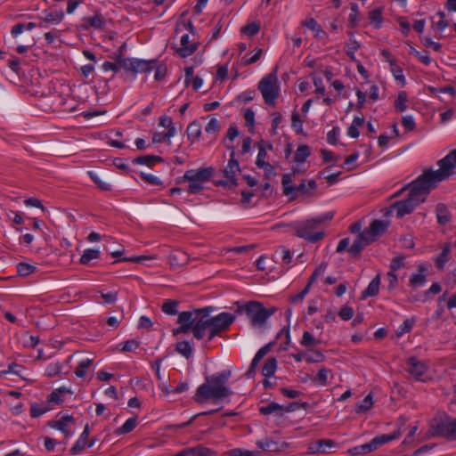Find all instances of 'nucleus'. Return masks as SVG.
Returning a JSON list of instances; mask_svg holds the SVG:
<instances>
[{"instance_id":"dca6fc26","label":"nucleus","mask_w":456,"mask_h":456,"mask_svg":"<svg viewBox=\"0 0 456 456\" xmlns=\"http://www.w3.org/2000/svg\"><path fill=\"white\" fill-rule=\"evenodd\" d=\"M366 234L367 232H360L356 239L354 240V242L351 244V246L348 248V251L352 254V256H357L363 249L364 247L371 243V241L369 240V238L366 236Z\"/></svg>"},{"instance_id":"4d7b16f0","label":"nucleus","mask_w":456,"mask_h":456,"mask_svg":"<svg viewBox=\"0 0 456 456\" xmlns=\"http://www.w3.org/2000/svg\"><path fill=\"white\" fill-rule=\"evenodd\" d=\"M218 130H219L218 120L216 118L211 117L205 127L206 133L208 134H216L218 132Z\"/></svg>"},{"instance_id":"c9c22d12","label":"nucleus","mask_w":456,"mask_h":456,"mask_svg":"<svg viewBox=\"0 0 456 456\" xmlns=\"http://www.w3.org/2000/svg\"><path fill=\"white\" fill-rule=\"evenodd\" d=\"M100 256V251L94 248H86L80 257L82 265H88L90 261L97 259Z\"/></svg>"},{"instance_id":"69168bd1","label":"nucleus","mask_w":456,"mask_h":456,"mask_svg":"<svg viewBox=\"0 0 456 456\" xmlns=\"http://www.w3.org/2000/svg\"><path fill=\"white\" fill-rule=\"evenodd\" d=\"M391 69V72L393 73V76L395 77V79L400 83H402L403 85L405 84V77L403 76V69L401 68H399L396 63L395 64L394 67H390Z\"/></svg>"},{"instance_id":"58836bf2","label":"nucleus","mask_w":456,"mask_h":456,"mask_svg":"<svg viewBox=\"0 0 456 456\" xmlns=\"http://www.w3.org/2000/svg\"><path fill=\"white\" fill-rule=\"evenodd\" d=\"M118 71L124 69L126 71L132 72L134 58H124L121 55L118 56L117 59Z\"/></svg>"},{"instance_id":"e2e57ef3","label":"nucleus","mask_w":456,"mask_h":456,"mask_svg":"<svg viewBox=\"0 0 456 456\" xmlns=\"http://www.w3.org/2000/svg\"><path fill=\"white\" fill-rule=\"evenodd\" d=\"M350 10H351V12L349 14V21L352 26H355L357 23V20H358V12H359L358 4L355 3H351Z\"/></svg>"},{"instance_id":"7c9ffc66","label":"nucleus","mask_w":456,"mask_h":456,"mask_svg":"<svg viewBox=\"0 0 456 456\" xmlns=\"http://www.w3.org/2000/svg\"><path fill=\"white\" fill-rule=\"evenodd\" d=\"M437 222L440 224H445L450 221V213L448 208L444 204H437L436 208Z\"/></svg>"},{"instance_id":"6e6d98bb","label":"nucleus","mask_w":456,"mask_h":456,"mask_svg":"<svg viewBox=\"0 0 456 456\" xmlns=\"http://www.w3.org/2000/svg\"><path fill=\"white\" fill-rule=\"evenodd\" d=\"M161 159L155 156H141L134 159V162L140 165L152 166L156 161H159Z\"/></svg>"},{"instance_id":"49530a36","label":"nucleus","mask_w":456,"mask_h":456,"mask_svg":"<svg viewBox=\"0 0 456 456\" xmlns=\"http://www.w3.org/2000/svg\"><path fill=\"white\" fill-rule=\"evenodd\" d=\"M415 323L414 318L406 319L396 330L397 337H402L403 334L411 331Z\"/></svg>"},{"instance_id":"f8f14e48","label":"nucleus","mask_w":456,"mask_h":456,"mask_svg":"<svg viewBox=\"0 0 456 456\" xmlns=\"http://www.w3.org/2000/svg\"><path fill=\"white\" fill-rule=\"evenodd\" d=\"M294 403H289L288 405H281L277 403H270L266 405L260 407L259 411L264 415L275 414L276 416L281 417L285 412H290L294 411Z\"/></svg>"},{"instance_id":"393cba45","label":"nucleus","mask_w":456,"mask_h":456,"mask_svg":"<svg viewBox=\"0 0 456 456\" xmlns=\"http://www.w3.org/2000/svg\"><path fill=\"white\" fill-rule=\"evenodd\" d=\"M274 256L277 258V262L281 261L282 264H285L287 265H290L292 262V255L290 250L284 247V246H279L275 252Z\"/></svg>"},{"instance_id":"0eeeda50","label":"nucleus","mask_w":456,"mask_h":456,"mask_svg":"<svg viewBox=\"0 0 456 456\" xmlns=\"http://www.w3.org/2000/svg\"><path fill=\"white\" fill-rule=\"evenodd\" d=\"M438 169H428L439 183L447 180L456 173V149L450 151L445 157L438 160Z\"/></svg>"},{"instance_id":"ea45409f","label":"nucleus","mask_w":456,"mask_h":456,"mask_svg":"<svg viewBox=\"0 0 456 456\" xmlns=\"http://www.w3.org/2000/svg\"><path fill=\"white\" fill-rule=\"evenodd\" d=\"M299 343L302 346L310 347L319 345L321 340L315 338L309 331H304Z\"/></svg>"},{"instance_id":"6ab92c4d","label":"nucleus","mask_w":456,"mask_h":456,"mask_svg":"<svg viewBox=\"0 0 456 456\" xmlns=\"http://www.w3.org/2000/svg\"><path fill=\"white\" fill-rule=\"evenodd\" d=\"M336 445L335 441L330 439H320L309 446V450L312 453H327L331 448Z\"/></svg>"},{"instance_id":"e433bc0d","label":"nucleus","mask_w":456,"mask_h":456,"mask_svg":"<svg viewBox=\"0 0 456 456\" xmlns=\"http://www.w3.org/2000/svg\"><path fill=\"white\" fill-rule=\"evenodd\" d=\"M88 174H89L91 179L98 185L99 188H101L103 191L111 190V184L110 182H108L104 178L101 177L95 172L89 171Z\"/></svg>"},{"instance_id":"f03ea898","label":"nucleus","mask_w":456,"mask_h":456,"mask_svg":"<svg viewBox=\"0 0 456 456\" xmlns=\"http://www.w3.org/2000/svg\"><path fill=\"white\" fill-rule=\"evenodd\" d=\"M438 185L436 180L428 170L423 171L407 187L410 189L408 197L404 200L395 202L392 209L396 213L397 217H403L411 213L414 208L424 202L428 193Z\"/></svg>"},{"instance_id":"ddd939ff","label":"nucleus","mask_w":456,"mask_h":456,"mask_svg":"<svg viewBox=\"0 0 456 456\" xmlns=\"http://www.w3.org/2000/svg\"><path fill=\"white\" fill-rule=\"evenodd\" d=\"M388 224L386 221L382 220H374L369 226L368 229L362 231L363 232H367L366 236L369 238V240L371 242L376 240V238L382 233L387 228Z\"/></svg>"},{"instance_id":"052dcab7","label":"nucleus","mask_w":456,"mask_h":456,"mask_svg":"<svg viewBox=\"0 0 456 456\" xmlns=\"http://www.w3.org/2000/svg\"><path fill=\"white\" fill-rule=\"evenodd\" d=\"M259 29H260V25L256 22H252V23H249L247 26L243 27L241 31L244 34H246L249 37H252V36H255L256 34H257Z\"/></svg>"},{"instance_id":"4be33fe9","label":"nucleus","mask_w":456,"mask_h":456,"mask_svg":"<svg viewBox=\"0 0 456 456\" xmlns=\"http://www.w3.org/2000/svg\"><path fill=\"white\" fill-rule=\"evenodd\" d=\"M42 15L44 16L45 20L50 25H57L64 19V12L61 10H45L42 12Z\"/></svg>"},{"instance_id":"1a4fd4ad","label":"nucleus","mask_w":456,"mask_h":456,"mask_svg":"<svg viewBox=\"0 0 456 456\" xmlns=\"http://www.w3.org/2000/svg\"><path fill=\"white\" fill-rule=\"evenodd\" d=\"M406 370L416 380L425 382L428 379V366L425 362L415 357H411L406 362Z\"/></svg>"},{"instance_id":"aec40b11","label":"nucleus","mask_w":456,"mask_h":456,"mask_svg":"<svg viewBox=\"0 0 456 456\" xmlns=\"http://www.w3.org/2000/svg\"><path fill=\"white\" fill-rule=\"evenodd\" d=\"M133 73H144V72H150L151 71L155 65V61H145V60H140L134 58L133 62Z\"/></svg>"},{"instance_id":"c85d7f7f","label":"nucleus","mask_w":456,"mask_h":456,"mask_svg":"<svg viewBox=\"0 0 456 456\" xmlns=\"http://www.w3.org/2000/svg\"><path fill=\"white\" fill-rule=\"evenodd\" d=\"M380 278L376 276L368 285L367 289L362 292V297H375L379 291Z\"/></svg>"},{"instance_id":"680f3d73","label":"nucleus","mask_w":456,"mask_h":456,"mask_svg":"<svg viewBox=\"0 0 456 456\" xmlns=\"http://www.w3.org/2000/svg\"><path fill=\"white\" fill-rule=\"evenodd\" d=\"M65 401L64 395L60 394L59 390H53L48 396V402L51 404H61Z\"/></svg>"},{"instance_id":"412c9836","label":"nucleus","mask_w":456,"mask_h":456,"mask_svg":"<svg viewBox=\"0 0 456 456\" xmlns=\"http://www.w3.org/2000/svg\"><path fill=\"white\" fill-rule=\"evenodd\" d=\"M89 435L88 427L86 426L79 438L76 442V444L71 447L70 451L72 453L77 454L81 452L86 447H91L93 445L92 443H87V438Z\"/></svg>"},{"instance_id":"603ef678","label":"nucleus","mask_w":456,"mask_h":456,"mask_svg":"<svg viewBox=\"0 0 456 456\" xmlns=\"http://www.w3.org/2000/svg\"><path fill=\"white\" fill-rule=\"evenodd\" d=\"M407 94L404 92L399 93L396 100L395 101V109L403 112L407 109Z\"/></svg>"},{"instance_id":"774afa93","label":"nucleus","mask_w":456,"mask_h":456,"mask_svg":"<svg viewBox=\"0 0 456 456\" xmlns=\"http://www.w3.org/2000/svg\"><path fill=\"white\" fill-rule=\"evenodd\" d=\"M257 167L264 170L265 176L266 178H270L271 176H273L276 175L273 166H272L269 162H265V163L257 166Z\"/></svg>"},{"instance_id":"2eb2a0df","label":"nucleus","mask_w":456,"mask_h":456,"mask_svg":"<svg viewBox=\"0 0 456 456\" xmlns=\"http://www.w3.org/2000/svg\"><path fill=\"white\" fill-rule=\"evenodd\" d=\"M271 345L267 344L261 347L256 354H255L248 370L246 371L245 375L248 379H251L255 376L256 367L259 362L265 356V354L270 351Z\"/></svg>"},{"instance_id":"338daca9","label":"nucleus","mask_w":456,"mask_h":456,"mask_svg":"<svg viewBox=\"0 0 456 456\" xmlns=\"http://www.w3.org/2000/svg\"><path fill=\"white\" fill-rule=\"evenodd\" d=\"M338 136H339V128L333 127L327 134V142L330 144L335 145L338 141Z\"/></svg>"},{"instance_id":"4c0bfd02","label":"nucleus","mask_w":456,"mask_h":456,"mask_svg":"<svg viewBox=\"0 0 456 456\" xmlns=\"http://www.w3.org/2000/svg\"><path fill=\"white\" fill-rule=\"evenodd\" d=\"M282 188H283V193L286 196H290L293 193L296 192V186L292 185V176L289 174L284 175L282 176Z\"/></svg>"},{"instance_id":"f257e3e1","label":"nucleus","mask_w":456,"mask_h":456,"mask_svg":"<svg viewBox=\"0 0 456 456\" xmlns=\"http://www.w3.org/2000/svg\"><path fill=\"white\" fill-rule=\"evenodd\" d=\"M211 307H206L181 312L177 318L179 327L174 330V334L191 332L197 339L207 337L211 341L216 336L227 330L236 319L234 314L227 312L211 316Z\"/></svg>"},{"instance_id":"c03bdc74","label":"nucleus","mask_w":456,"mask_h":456,"mask_svg":"<svg viewBox=\"0 0 456 456\" xmlns=\"http://www.w3.org/2000/svg\"><path fill=\"white\" fill-rule=\"evenodd\" d=\"M360 48V44L359 42L354 39L353 37L350 38L347 45H346V53L347 54V56L353 60V61H355V52Z\"/></svg>"},{"instance_id":"4468645a","label":"nucleus","mask_w":456,"mask_h":456,"mask_svg":"<svg viewBox=\"0 0 456 456\" xmlns=\"http://www.w3.org/2000/svg\"><path fill=\"white\" fill-rule=\"evenodd\" d=\"M418 273H412L409 280V285L412 289H417L425 285L427 281L426 273L428 272L427 264H419L418 265Z\"/></svg>"},{"instance_id":"423d86ee","label":"nucleus","mask_w":456,"mask_h":456,"mask_svg":"<svg viewBox=\"0 0 456 456\" xmlns=\"http://www.w3.org/2000/svg\"><path fill=\"white\" fill-rule=\"evenodd\" d=\"M238 313L245 312L254 327H263L266 321L274 314L275 309L265 308L261 303L251 301L238 308Z\"/></svg>"},{"instance_id":"bb28decb","label":"nucleus","mask_w":456,"mask_h":456,"mask_svg":"<svg viewBox=\"0 0 456 456\" xmlns=\"http://www.w3.org/2000/svg\"><path fill=\"white\" fill-rule=\"evenodd\" d=\"M186 132L188 139L193 143L201 135V125L199 121L194 120L188 126Z\"/></svg>"},{"instance_id":"5fc2aeb1","label":"nucleus","mask_w":456,"mask_h":456,"mask_svg":"<svg viewBox=\"0 0 456 456\" xmlns=\"http://www.w3.org/2000/svg\"><path fill=\"white\" fill-rule=\"evenodd\" d=\"M330 370L322 368L320 369L314 381L319 386H325L328 383V375Z\"/></svg>"},{"instance_id":"7ed1b4c3","label":"nucleus","mask_w":456,"mask_h":456,"mask_svg":"<svg viewBox=\"0 0 456 456\" xmlns=\"http://www.w3.org/2000/svg\"><path fill=\"white\" fill-rule=\"evenodd\" d=\"M231 375V370H226L207 377L206 382L198 387L194 400L202 403L208 400L219 401L232 395V389L226 386Z\"/></svg>"},{"instance_id":"9d476101","label":"nucleus","mask_w":456,"mask_h":456,"mask_svg":"<svg viewBox=\"0 0 456 456\" xmlns=\"http://www.w3.org/2000/svg\"><path fill=\"white\" fill-rule=\"evenodd\" d=\"M451 419L436 418L430 422L428 433L432 437H451Z\"/></svg>"},{"instance_id":"cd10ccee","label":"nucleus","mask_w":456,"mask_h":456,"mask_svg":"<svg viewBox=\"0 0 456 456\" xmlns=\"http://www.w3.org/2000/svg\"><path fill=\"white\" fill-rule=\"evenodd\" d=\"M189 456H216V453L201 444L196 445L194 447H188Z\"/></svg>"},{"instance_id":"c756f323","label":"nucleus","mask_w":456,"mask_h":456,"mask_svg":"<svg viewBox=\"0 0 456 456\" xmlns=\"http://www.w3.org/2000/svg\"><path fill=\"white\" fill-rule=\"evenodd\" d=\"M175 134H176L175 127H172L170 130H167V132H165V133L156 132L153 134L152 142L153 143H161L166 141H169Z\"/></svg>"},{"instance_id":"f704fd0d","label":"nucleus","mask_w":456,"mask_h":456,"mask_svg":"<svg viewBox=\"0 0 456 456\" xmlns=\"http://www.w3.org/2000/svg\"><path fill=\"white\" fill-rule=\"evenodd\" d=\"M310 155V149L307 145H300L297 149L294 155V161L297 163H304Z\"/></svg>"},{"instance_id":"de8ad7c7","label":"nucleus","mask_w":456,"mask_h":456,"mask_svg":"<svg viewBox=\"0 0 456 456\" xmlns=\"http://www.w3.org/2000/svg\"><path fill=\"white\" fill-rule=\"evenodd\" d=\"M262 53H263V50L261 48L254 49L253 54L251 56L248 57V55H245L244 57H242V59H241L242 64L244 66H248L252 63H255L256 61H257L260 59Z\"/></svg>"},{"instance_id":"a878e982","label":"nucleus","mask_w":456,"mask_h":456,"mask_svg":"<svg viewBox=\"0 0 456 456\" xmlns=\"http://www.w3.org/2000/svg\"><path fill=\"white\" fill-rule=\"evenodd\" d=\"M400 436H401V431L396 430V431L393 432L392 434L378 436L371 440H372L373 444L375 445L376 449H378L381 445L399 438Z\"/></svg>"},{"instance_id":"a211bd4d","label":"nucleus","mask_w":456,"mask_h":456,"mask_svg":"<svg viewBox=\"0 0 456 456\" xmlns=\"http://www.w3.org/2000/svg\"><path fill=\"white\" fill-rule=\"evenodd\" d=\"M83 27L86 29L90 28L102 29L105 27V20L101 13L96 12L93 16H87L83 19Z\"/></svg>"},{"instance_id":"9b49d317","label":"nucleus","mask_w":456,"mask_h":456,"mask_svg":"<svg viewBox=\"0 0 456 456\" xmlns=\"http://www.w3.org/2000/svg\"><path fill=\"white\" fill-rule=\"evenodd\" d=\"M198 48V40L196 36H191L190 34H184L180 38L179 45L176 47L177 53L186 58L191 56Z\"/></svg>"},{"instance_id":"a19ab883","label":"nucleus","mask_w":456,"mask_h":456,"mask_svg":"<svg viewBox=\"0 0 456 456\" xmlns=\"http://www.w3.org/2000/svg\"><path fill=\"white\" fill-rule=\"evenodd\" d=\"M373 405V400L371 395H366L357 405L356 412L362 413L369 411Z\"/></svg>"},{"instance_id":"864d4df0","label":"nucleus","mask_w":456,"mask_h":456,"mask_svg":"<svg viewBox=\"0 0 456 456\" xmlns=\"http://www.w3.org/2000/svg\"><path fill=\"white\" fill-rule=\"evenodd\" d=\"M409 52L411 54H413L416 56L420 62H422L424 65L428 66L431 63V58L427 54H423L420 52L417 51L412 45H409Z\"/></svg>"},{"instance_id":"0e129e2a","label":"nucleus","mask_w":456,"mask_h":456,"mask_svg":"<svg viewBox=\"0 0 456 456\" xmlns=\"http://www.w3.org/2000/svg\"><path fill=\"white\" fill-rule=\"evenodd\" d=\"M338 316L344 321H348L354 316V309L351 306L345 305L338 312Z\"/></svg>"},{"instance_id":"2f4dec72","label":"nucleus","mask_w":456,"mask_h":456,"mask_svg":"<svg viewBox=\"0 0 456 456\" xmlns=\"http://www.w3.org/2000/svg\"><path fill=\"white\" fill-rule=\"evenodd\" d=\"M136 425H137V418L136 417L129 418L128 419L126 420V422L121 427H119L117 429L116 434L118 436L128 434L135 428Z\"/></svg>"},{"instance_id":"6e6552de","label":"nucleus","mask_w":456,"mask_h":456,"mask_svg":"<svg viewBox=\"0 0 456 456\" xmlns=\"http://www.w3.org/2000/svg\"><path fill=\"white\" fill-rule=\"evenodd\" d=\"M258 90L265 103L274 106L280 93V85L277 76L274 73H270L264 77L258 84Z\"/></svg>"},{"instance_id":"5701e85b","label":"nucleus","mask_w":456,"mask_h":456,"mask_svg":"<svg viewBox=\"0 0 456 456\" xmlns=\"http://www.w3.org/2000/svg\"><path fill=\"white\" fill-rule=\"evenodd\" d=\"M256 147L258 153L256 159V166L257 167L266 162L265 159L267 157V150L272 151L273 147L272 143H265V142L263 140L256 143Z\"/></svg>"},{"instance_id":"a18cd8bd","label":"nucleus","mask_w":456,"mask_h":456,"mask_svg":"<svg viewBox=\"0 0 456 456\" xmlns=\"http://www.w3.org/2000/svg\"><path fill=\"white\" fill-rule=\"evenodd\" d=\"M324 360L323 354L319 350H311L305 354V361L308 363L320 362Z\"/></svg>"},{"instance_id":"b1692460","label":"nucleus","mask_w":456,"mask_h":456,"mask_svg":"<svg viewBox=\"0 0 456 456\" xmlns=\"http://www.w3.org/2000/svg\"><path fill=\"white\" fill-rule=\"evenodd\" d=\"M450 258H451V245L445 244L442 248L441 254L438 255L437 256H436L434 258V261L436 263V267L439 270H442V269H444V265L450 260Z\"/></svg>"},{"instance_id":"13d9d810","label":"nucleus","mask_w":456,"mask_h":456,"mask_svg":"<svg viewBox=\"0 0 456 456\" xmlns=\"http://www.w3.org/2000/svg\"><path fill=\"white\" fill-rule=\"evenodd\" d=\"M291 126L297 133H301L303 130V121L297 111L292 112Z\"/></svg>"},{"instance_id":"72a5a7b5","label":"nucleus","mask_w":456,"mask_h":456,"mask_svg":"<svg viewBox=\"0 0 456 456\" xmlns=\"http://www.w3.org/2000/svg\"><path fill=\"white\" fill-rule=\"evenodd\" d=\"M277 369V361L274 357L268 358L262 369V374L265 377H272L274 375Z\"/></svg>"},{"instance_id":"39448f33","label":"nucleus","mask_w":456,"mask_h":456,"mask_svg":"<svg viewBox=\"0 0 456 456\" xmlns=\"http://www.w3.org/2000/svg\"><path fill=\"white\" fill-rule=\"evenodd\" d=\"M213 175V167H200L187 170L181 180L188 183V192L190 194H196L204 190L205 184L211 180Z\"/></svg>"},{"instance_id":"bf43d9fd","label":"nucleus","mask_w":456,"mask_h":456,"mask_svg":"<svg viewBox=\"0 0 456 456\" xmlns=\"http://www.w3.org/2000/svg\"><path fill=\"white\" fill-rule=\"evenodd\" d=\"M313 78V83L315 86V92L320 94H325V86L323 85L322 78L321 77H318L316 74L311 75Z\"/></svg>"},{"instance_id":"8fccbe9b","label":"nucleus","mask_w":456,"mask_h":456,"mask_svg":"<svg viewBox=\"0 0 456 456\" xmlns=\"http://www.w3.org/2000/svg\"><path fill=\"white\" fill-rule=\"evenodd\" d=\"M178 302L175 300H166L162 305V311L167 314H175L177 313Z\"/></svg>"},{"instance_id":"09e8293b","label":"nucleus","mask_w":456,"mask_h":456,"mask_svg":"<svg viewBox=\"0 0 456 456\" xmlns=\"http://www.w3.org/2000/svg\"><path fill=\"white\" fill-rule=\"evenodd\" d=\"M61 371V365L59 362L49 363L45 368V375L49 378L55 377Z\"/></svg>"},{"instance_id":"f3484780","label":"nucleus","mask_w":456,"mask_h":456,"mask_svg":"<svg viewBox=\"0 0 456 456\" xmlns=\"http://www.w3.org/2000/svg\"><path fill=\"white\" fill-rule=\"evenodd\" d=\"M240 165L237 160L234 159V152L231 154V159L225 167L224 173V175L229 179L230 183L236 184V175L240 172Z\"/></svg>"},{"instance_id":"3c124183","label":"nucleus","mask_w":456,"mask_h":456,"mask_svg":"<svg viewBox=\"0 0 456 456\" xmlns=\"http://www.w3.org/2000/svg\"><path fill=\"white\" fill-rule=\"evenodd\" d=\"M18 273L21 276H28L36 271V266L28 263H20L17 265Z\"/></svg>"},{"instance_id":"79ce46f5","label":"nucleus","mask_w":456,"mask_h":456,"mask_svg":"<svg viewBox=\"0 0 456 456\" xmlns=\"http://www.w3.org/2000/svg\"><path fill=\"white\" fill-rule=\"evenodd\" d=\"M176 351L188 359L192 354V346L188 341H181L176 344Z\"/></svg>"},{"instance_id":"37998d69","label":"nucleus","mask_w":456,"mask_h":456,"mask_svg":"<svg viewBox=\"0 0 456 456\" xmlns=\"http://www.w3.org/2000/svg\"><path fill=\"white\" fill-rule=\"evenodd\" d=\"M369 19L375 28H379L382 23V12L380 9H374L370 12Z\"/></svg>"},{"instance_id":"473e14b6","label":"nucleus","mask_w":456,"mask_h":456,"mask_svg":"<svg viewBox=\"0 0 456 456\" xmlns=\"http://www.w3.org/2000/svg\"><path fill=\"white\" fill-rule=\"evenodd\" d=\"M93 360L90 358H84L79 362L75 370L77 377L84 379L86 376L87 370L92 366Z\"/></svg>"},{"instance_id":"20e7f679","label":"nucleus","mask_w":456,"mask_h":456,"mask_svg":"<svg viewBox=\"0 0 456 456\" xmlns=\"http://www.w3.org/2000/svg\"><path fill=\"white\" fill-rule=\"evenodd\" d=\"M332 212H327L313 218L299 220L292 224L296 235L310 242H316L323 238V223L333 218Z\"/></svg>"}]
</instances>
